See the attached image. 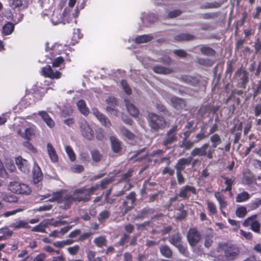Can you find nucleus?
I'll return each instance as SVG.
<instances>
[{
	"label": "nucleus",
	"instance_id": "obj_1",
	"mask_svg": "<svg viewBox=\"0 0 261 261\" xmlns=\"http://www.w3.org/2000/svg\"><path fill=\"white\" fill-rule=\"evenodd\" d=\"M44 198H49L48 200L51 202H65V208L69 207L73 202L87 201L90 199L85 189L75 190L72 195H67L64 191H61L53 193L52 195L47 194L44 195Z\"/></svg>",
	"mask_w": 261,
	"mask_h": 261
},
{
	"label": "nucleus",
	"instance_id": "obj_2",
	"mask_svg": "<svg viewBox=\"0 0 261 261\" xmlns=\"http://www.w3.org/2000/svg\"><path fill=\"white\" fill-rule=\"evenodd\" d=\"M224 252V260L231 261L236 259L239 256L240 250L232 244H224L222 246Z\"/></svg>",
	"mask_w": 261,
	"mask_h": 261
},
{
	"label": "nucleus",
	"instance_id": "obj_3",
	"mask_svg": "<svg viewBox=\"0 0 261 261\" xmlns=\"http://www.w3.org/2000/svg\"><path fill=\"white\" fill-rule=\"evenodd\" d=\"M148 122L150 127L154 130L162 129L166 125L163 117L153 113L148 114Z\"/></svg>",
	"mask_w": 261,
	"mask_h": 261
},
{
	"label": "nucleus",
	"instance_id": "obj_4",
	"mask_svg": "<svg viewBox=\"0 0 261 261\" xmlns=\"http://www.w3.org/2000/svg\"><path fill=\"white\" fill-rule=\"evenodd\" d=\"M8 188L12 192L18 194L29 195L31 192V190L28 185L18 181L10 182Z\"/></svg>",
	"mask_w": 261,
	"mask_h": 261
},
{
	"label": "nucleus",
	"instance_id": "obj_5",
	"mask_svg": "<svg viewBox=\"0 0 261 261\" xmlns=\"http://www.w3.org/2000/svg\"><path fill=\"white\" fill-rule=\"evenodd\" d=\"M79 126L80 132L85 138L91 140L94 138V132L86 120H81L79 122Z\"/></svg>",
	"mask_w": 261,
	"mask_h": 261
},
{
	"label": "nucleus",
	"instance_id": "obj_6",
	"mask_svg": "<svg viewBox=\"0 0 261 261\" xmlns=\"http://www.w3.org/2000/svg\"><path fill=\"white\" fill-rule=\"evenodd\" d=\"M209 147V144L208 143L204 144L200 147H196L191 152V155L192 158L195 156H205L210 159H212L213 158V150H209L207 151V149Z\"/></svg>",
	"mask_w": 261,
	"mask_h": 261
},
{
	"label": "nucleus",
	"instance_id": "obj_7",
	"mask_svg": "<svg viewBox=\"0 0 261 261\" xmlns=\"http://www.w3.org/2000/svg\"><path fill=\"white\" fill-rule=\"evenodd\" d=\"M257 215H252L246 220L243 223V226L247 227L250 226L251 229L254 232H259L260 231V224L256 220Z\"/></svg>",
	"mask_w": 261,
	"mask_h": 261
},
{
	"label": "nucleus",
	"instance_id": "obj_8",
	"mask_svg": "<svg viewBox=\"0 0 261 261\" xmlns=\"http://www.w3.org/2000/svg\"><path fill=\"white\" fill-rule=\"evenodd\" d=\"M135 196L136 194L134 192H130L128 195L126 196L127 200L124 201L122 205L121 210L122 215L126 214L134 207V204L136 200Z\"/></svg>",
	"mask_w": 261,
	"mask_h": 261
},
{
	"label": "nucleus",
	"instance_id": "obj_9",
	"mask_svg": "<svg viewBox=\"0 0 261 261\" xmlns=\"http://www.w3.org/2000/svg\"><path fill=\"white\" fill-rule=\"evenodd\" d=\"M92 113L102 125L107 127H110L111 123L109 119L100 112L97 108H92Z\"/></svg>",
	"mask_w": 261,
	"mask_h": 261
},
{
	"label": "nucleus",
	"instance_id": "obj_10",
	"mask_svg": "<svg viewBox=\"0 0 261 261\" xmlns=\"http://www.w3.org/2000/svg\"><path fill=\"white\" fill-rule=\"evenodd\" d=\"M177 130V126H173L167 133L166 138L163 142L164 146H167L175 142L177 140L176 132Z\"/></svg>",
	"mask_w": 261,
	"mask_h": 261
},
{
	"label": "nucleus",
	"instance_id": "obj_11",
	"mask_svg": "<svg viewBox=\"0 0 261 261\" xmlns=\"http://www.w3.org/2000/svg\"><path fill=\"white\" fill-rule=\"evenodd\" d=\"M187 238L191 246H195L199 241L200 236L195 229H190L188 233Z\"/></svg>",
	"mask_w": 261,
	"mask_h": 261
},
{
	"label": "nucleus",
	"instance_id": "obj_12",
	"mask_svg": "<svg viewBox=\"0 0 261 261\" xmlns=\"http://www.w3.org/2000/svg\"><path fill=\"white\" fill-rule=\"evenodd\" d=\"M42 74L46 77L51 79H59L61 77V73L59 71L54 72L50 66L47 65L41 70Z\"/></svg>",
	"mask_w": 261,
	"mask_h": 261
},
{
	"label": "nucleus",
	"instance_id": "obj_13",
	"mask_svg": "<svg viewBox=\"0 0 261 261\" xmlns=\"http://www.w3.org/2000/svg\"><path fill=\"white\" fill-rule=\"evenodd\" d=\"M192 157H189L188 158H181L179 159L175 166V168L176 171L181 172L184 170L186 166H188L190 164L192 161Z\"/></svg>",
	"mask_w": 261,
	"mask_h": 261
},
{
	"label": "nucleus",
	"instance_id": "obj_14",
	"mask_svg": "<svg viewBox=\"0 0 261 261\" xmlns=\"http://www.w3.org/2000/svg\"><path fill=\"white\" fill-rule=\"evenodd\" d=\"M30 124V122L23 120L15 127V131L19 136L23 138V134L26 133Z\"/></svg>",
	"mask_w": 261,
	"mask_h": 261
},
{
	"label": "nucleus",
	"instance_id": "obj_15",
	"mask_svg": "<svg viewBox=\"0 0 261 261\" xmlns=\"http://www.w3.org/2000/svg\"><path fill=\"white\" fill-rule=\"evenodd\" d=\"M16 164L18 169L24 173H28L29 171V165L26 160L19 157L16 159Z\"/></svg>",
	"mask_w": 261,
	"mask_h": 261
},
{
	"label": "nucleus",
	"instance_id": "obj_16",
	"mask_svg": "<svg viewBox=\"0 0 261 261\" xmlns=\"http://www.w3.org/2000/svg\"><path fill=\"white\" fill-rule=\"evenodd\" d=\"M171 102L172 106L176 110H181L185 108V101L181 98L173 97L171 99Z\"/></svg>",
	"mask_w": 261,
	"mask_h": 261
},
{
	"label": "nucleus",
	"instance_id": "obj_17",
	"mask_svg": "<svg viewBox=\"0 0 261 261\" xmlns=\"http://www.w3.org/2000/svg\"><path fill=\"white\" fill-rule=\"evenodd\" d=\"M33 181L35 184L38 183L42 179V173L38 165H35L33 170Z\"/></svg>",
	"mask_w": 261,
	"mask_h": 261
},
{
	"label": "nucleus",
	"instance_id": "obj_18",
	"mask_svg": "<svg viewBox=\"0 0 261 261\" xmlns=\"http://www.w3.org/2000/svg\"><path fill=\"white\" fill-rule=\"evenodd\" d=\"M222 2H213L205 3L200 6V8L202 9H217L220 8L221 5L223 4L224 1L226 0H221Z\"/></svg>",
	"mask_w": 261,
	"mask_h": 261
},
{
	"label": "nucleus",
	"instance_id": "obj_19",
	"mask_svg": "<svg viewBox=\"0 0 261 261\" xmlns=\"http://www.w3.org/2000/svg\"><path fill=\"white\" fill-rule=\"evenodd\" d=\"M47 151L48 156L52 162L56 163L58 160V156L53 146L50 144H47Z\"/></svg>",
	"mask_w": 261,
	"mask_h": 261
},
{
	"label": "nucleus",
	"instance_id": "obj_20",
	"mask_svg": "<svg viewBox=\"0 0 261 261\" xmlns=\"http://www.w3.org/2000/svg\"><path fill=\"white\" fill-rule=\"evenodd\" d=\"M125 106L127 112L134 117H137L139 114L138 109L127 100H125Z\"/></svg>",
	"mask_w": 261,
	"mask_h": 261
},
{
	"label": "nucleus",
	"instance_id": "obj_21",
	"mask_svg": "<svg viewBox=\"0 0 261 261\" xmlns=\"http://www.w3.org/2000/svg\"><path fill=\"white\" fill-rule=\"evenodd\" d=\"M76 106L79 111L83 115L86 116L88 115L90 111L85 100L83 99L79 100L76 103Z\"/></svg>",
	"mask_w": 261,
	"mask_h": 261
},
{
	"label": "nucleus",
	"instance_id": "obj_22",
	"mask_svg": "<svg viewBox=\"0 0 261 261\" xmlns=\"http://www.w3.org/2000/svg\"><path fill=\"white\" fill-rule=\"evenodd\" d=\"M39 115L49 127L51 128L54 126L55 122L54 120L46 112L40 111L39 112Z\"/></svg>",
	"mask_w": 261,
	"mask_h": 261
},
{
	"label": "nucleus",
	"instance_id": "obj_23",
	"mask_svg": "<svg viewBox=\"0 0 261 261\" xmlns=\"http://www.w3.org/2000/svg\"><path fill=\"white\" fill-rule=\"evenodd\" d=\"M215 197L218 201L220 210L226 207L228 205L227 202L225 200L224 196L220 193L217 192L215 194Z\"/></svg>",
	"mask_w": 261,
	"mask_h": 261
},
{
	"label": "nucleus",
	"instance_id": "obj_24",
	"mask_svg": "<svg viewBox=\"0 0 261 261\" xmlns=\"http://www.w3.org/2000/svg\"><path fill=\"white\" fill-rule=\"evenodd\" d=\"M36 133V126L30 123L29 127L25 134H23V138L25 140H30L35 136Z\"/></svg>",
	"mask_w": 261,
	"mask_h": 261
},
{
	"label": "nucleus",
	"instance_id": "obj_25",
	"mask_svg": "<svg viewBox=\"0 0 261 261\" xmlns=\"http://www.w3.org/2000/svg\"><path fill=\"white\" fill-rule=\"evenodd\" d=\"M107 242L106 237L103 236L96 237L93 240L94 243L98 248L106 247L107 245Z\"/></svg>",
	"mask_w": 261,
	"mask_h": 261
},
{
	"label": "nucleus",
	"instance_id": "obj_26",
	"mask_svg": "<svg viewBox=\"0 0 261 261\" xmlns=\"http://www.w3.org/2000/svg\"><path fill=\"white\" fill-rule=\"evenodd\" d=\"M189 192L195 193V189L193 187L186 186L183 189H181L178 196L180 197L186 198L188 196V192Z\"/></svg>",
	"mask_w": 261,
	"mask_h": 261
},
{
	"label": "nucleus",
	"instance_id": "obj_27",
	"mask_svg": "<svg viewBox=\"0 0 261 261\" xmlns=\"http://www.w3.org/2000/svg\"><path fill=\"white\" fill-rule=\"evenodd\" d=\"M112 148L114 152H118L121 149V144L120 141L115 137L110 138Z\"/></svg>",
	"mask_w": 261,
	"mask_h": 261
},
{
	"label": "nucleus",
	"instance_id": "obj_28",
	"mask_svg": "<svg viewBox=\"0 0 261 261\" xmlns=\"http://www.w3.org/2000/svg\"><path fill=\"white\" fill-rule=\"evenodd\" d=\"M10 226L14 229H19L20 228H29L31 226L29 225L28 223L23 220H18L15 222L12 223Z\"/></svg>",
	"mask_w": 261,
	"mask_h": 261
},
{
	"label": "nucleus",
	"instance_id": "obj_29",
	"mask_svg": "<svg viewBox=\"0 0 261 261\" xmlns=\"http://www.w3.org/2000/svg\"><path fill=\"white\" fill-rule=\"evenodd\" d=\"M48 225L49 223L45 222V221H44L40 223L38 225L33 227L31 229V231L40 232H44L45 231V228Z\"/></svg>",
	"mask_w": 261,
	"mask_h": 261
},
{
	"label": "nucleus",
	"instance_id": "obj_30",
	"mask_svg": "<svg viewBox=\"0 0 261 261\" xmlns=\"http://www.w3.org/2000/svg\"><path fill=\"white\" fill-rule=\"evenodd\" d=\"M45 222L49 223V225H51L54 227H58L68 224L67 222L63 221L60 218H58L57 220H54V219H47L45 220Z\"/></svg>",
	"mask_w": 261,
	"mask_h": 261
},
{
	"label": "nucleus",
	"instance_id": "obj_31",
	"mask_svg": "<svg viewBox=\"0 0 261 261\" xmlns=\"http://www.w3.org/2000/svg\"><path fill=\"white\" fill-rule=\"evenodd\" d=\"M153 70L154 72L160 74H169L172 72V69L169 68H166L161 66H156L153 67Z\"/></svg>",
	"mask_w": 261,
	"mask_h": 261
},
{
	"label": "nucleus",
	"instance_id": "obj_32",
	"mask_svg": "<svg viewBox=\"0 0 261 261\" xmlns=\"http://www.w3.org/2000/svg\"><path fill=\"white\" fill-rule=\"evenodd\" d=\"M250 198L249 194L246 191H243L237 195L236 200L237 202H243L247 201Z\"/></svg>",
	"mask_w": 261,
	"mask_h": 261
},
{
	"label": "nucleus",
	"instance_id": "obj_33",
	"mask_svg": "<svg viewBox=\"0 0 261 261\" xmlns=\"http://www.w3.org/2000/svg\"><path fill=\"white\" fill-rule=\"evenodd\" d=\"M194 38V36L193 35L189 34H181L176 36L174 38L175 40L176 41H188L193 40Z\"/></svg>",
	"mask_w": 261,
	"mask_h": 261
},
{
	"label": "nucleus",
	"instance_id": "obj_34",
	"mask_svg": "<svg viewBox=\"0 0 261 261\" xmlns=\"http://www.w3.org/2000/svg\"><path fill=\"white\" fill-rule=\"evenodd\" d=\"M237 76H240L242 84H245L248 81V73L245 71L238 70L236 73Z\"/></svg>",
	"mask_w": 261,
	"mask_h": 261
},
{
	"label": "nucleus",
	"instance_id": "obj_35",
	"mask_svg": "<svg viewBox=\"0 0 261 261\" xmlns=\"http://www.w3.org/2000/svg\"><path fill=\"white\" fill-rule=\"evenodd\" d=\"M169 242L175 247L179 246L181 244V237L179 234L172 236L169 239Z\"/></svg>",
	"mask_w": 261,
	"mask_h": 261
},
{
	"label": "nucleus",
	"instance_id": "obj_36",
	"mask_svg": "<svg viewBox=\"0 0 261 261\" xmlns=\"http://www.w3.org/2000/svg\"><path fill=\"white\" fill-rule=\"evenodd\" d=\"M210 140L212 143V146L216 148L219 144L221 143V139L219 135L217 134L213 135L210 137Z\"/></svg>",
	"mask_w": 261,
	"mask_h": 261
},
{
	"label": "nucleus",
	"instance_id": "obj_37",
	"mask_svg": "<svg viewBox=\"0 0 261 261\" xmlns=\"http://www.w3.org/2000/svg\"><path fill=\"white\" fill-rule=\"evenodd\" d=\"M161 254L166 257H170L172 256V251L169 247L166 245L162 246L160 248Z\"/></svg>",
	"mask_w": 261,
	"mask_h": 261
},
{
	"label": "nucleus",
	"instance_id": "obj_38",
	"mask_svg": "<svg viewBox=\"0 0 261 261\" xmlns=\"http://www.w3.org/2000/svg\"><path fill=\"white\" fill-rule=\"evenodd\" d=\"M152 39L151 36L147 35L140 36L137 37L135 41L137 43H143L149 41Z\"/></svg>",
	"mask_w": 261,
	"mask_h": 261
},
{
	"label": "nucleus",
	"instance_id": "obj_39",
	"mask_svg": "<svg viewBox=\"0 0 261 261\" xmlns=\"http://www.w3.org/2000/svg\"><path fill=\"white\" fill-rule=\"evenodd\" d=\"M3 33L5 35H8L10 34L13 31L14 26L12 23L8 22L3 27Z\"/></svg>",
	"mask_w": 261,
	"mask_h": 261
},
{
	"label": "nucleus",
	"instance_id": "obj_40",
	"mask_svg": "<svg viewBox=\"0 0 261 261\" xmlns=\"http://www.w3.org/2000/svg\"><path fill=\"white\" fill-rule=\"evenodd\" d=\"M247 214L246 208L244 206H240L236 211V214L239 218H243Z\"/></svg>",
	"mask_w": 261,
	"mask_h": 261
},
{
	"label": "nucleus",
	"instance_id": "obj_41",
	"mask_svg": "<svg viewBox=\"0 0 261 261\" xmlns=\"http://www.w3.org/2000/svg\"><path fill=\"white\" fill-rule=\"evenodd\" d=\"M110 215V212L107 210L102 211L98 215V219L99 222H102L108 219Z\"/></svg>",
	"mask_w": 261,
	"mask_h": 261
},
{
	"label": "nucleus",
	"instance_id": "obj_42",
	"mask_svg": "<svg viewBox=\"0 0 261 261\" xmlns=\"http://www.w3.org/2000/svg\"><path fill=\"white\" fill-rule=\"evenodd\" d=\"M120 132L128 139H132L134 137V134L124 127H120Z\"/></svg>",
	"mask_w": 261,
	"mask_h": 261
},
{
	"label": "nucleus",
	"instance_id": "obj_43",
	"mask_svg": "<svg viewBox=\"0 0 261 261\" xmlns=\"http://www.w3.org/2000/svg\"><path fill=\"white\" fill-rule=\"evenodd\" d=\"M260 205H261V199L259 198L255 199L249 203V207L251 210H255Z\"/></svg>",
	"mask_w": 261,
	"mask_h": 261
},
{
	"label": "nucleus",
	"instance_id": "obj_44",
	"mask_svg": "<svg viewBox=\"0 0 261 261\" xmlns=\"http://www.w3.org/2000/svg\"><path fill=\"white\" fill-rule=\"evenodd\" d=\"M65 150L67 154H68L70 160L71 161H74L75 160V155L73 150L69 146H67L65 147Z\"/></svg>",
	"mask_w": 261,
	"mask_h": 261
},
{
	"label": "nucleus",
	"instance_id": "obj_45",
	"mask_svg": "<svg viewBox=\"0 0 261 261\" xmlns=\"http://www.w3.org/2000/svg\"><path fill=\"white\" fill-rule=\"evenodd\" d=\"M201 52L206 55H213L215 54L214 50L207 46H202L200 49Z\"/></svg>",
	"mask_w": 261,
	"mask_h": 261
},
{
	"label": "nucleus",
	"instance_id": "obj_46",
	"mask_svg": "<svg viewBox=\"0 0 261 261\" xmlns=\"http://www.w3.org/2000/svg\"><path fill=\"white\" fill-rule=\"evenodd\" d=\"M194 142H192L190 141H188L186 139H184L182 143L180 145L181 148L185 147L186 149H190L194 145Z\"/></svg>",
	"mask_w": 261,
	"mask_h": 261
},
{
	"label": "nucleus",
	"instance_id": "obj_47",
	"mask_svg": "<svg viewBox=\"0 0 261 261\" xmlns=\"http://www.w3.org/2000/svg\"><path fill=\"white\" fill-rule=\"evenodd\" d=\"M224 179H225V184L226 186V188L225 189V191H229L231 190V186L232 185L234 181V179L233 178H228L227 177H224Z\"/></svg>",
	"mask_w": 261,
	"mask_h": 261
},
{
	"label": "nucleus",
	"instance_id": "obj_48",
	"mask_svg": "<svg viewBox=\"0 0 261 261\" xmlns=\"http://www.w3.org/2000/svg\"><path fill=\"white\" fill-rule=\"evenodd\" d=\"M92 159L95 162H98L101 160V155L100 152L97 150L92 151L91 152Z\"/></svg>",
	"mask_w": 261,
	"mask_h": 261
},
{
	"label": "nucleus",
	"instance_id": "obj_49",
	"mask_svg": "<svg viewBox=\"0 0 261 261\" xmlns=\"http://www.w3.org/2000/svg\"><path fill=\"white\" fill-rule=\"evenodd\" d=\"M218 13L217 12L206 13L202 15V18L205 19H209L218 17Z\"/></svg>",
	"mask_w": 261,
	"mask_h": 261
},
{
	"label": "nucleus",
	"instance_id": "obj_50",
	"mask_svg": "<svg viewBox=\"0 0 261 261\" xmlns=\"http://www.w3.org/2000/svg\"><path fill=\"white\" fill-rule=\"evenodd\" d=\"M9 4L14 9L20 7L22 5V2L21 0H9Z\"/></svg>",
	"mask_w": 261,
	"mask_h": 261
},
{
	"label": "nucleus",
	"instance_id": "obj_51",
	"mask_svg": "<svg viewBox=\"0 0 261 261\" xmlns=\"http://www.w3.org/2000/svg\"><path fill=\"white\" fill-rule=\"evenodd\" d=\"M0 233H2L4 234L3 236L6 237H10L13 233L12 231L10 230L7 227H4L0 229Z\"/></svg>",
	"mask_w": 261,
	"mask_h": 261
},
{
	"label": "nucleus",
	"instance_id": "obj_52",
	"mask_svg": "<svg viewBox=\"0 0 261 261\" xmlns=\"http://www.w3.org/2000/svg\"><path fill=\"white\" fill-rule=\"evenodd\" d=\"M207 208L211 214L214 215L216 214L217 209L214 203L211 202H207Z\"/></svg>",
	"mask_w": 261,
	"mask_h": 261
},
{
	"label": "nucleus",
	"instance_id": "obj_53",
	"mask_svg": "<svg viewBox=\"0 0 261 261\" xmlns=\"http://www.w3.org/2000/svg\"><path fill=\"white\" fill-rule=\"evenodd\" d=\"M4 200L9 202H16L17 201V198L13 195H6L3 197Z\"/></svg>",
	"mask_w": 261,
	"mask_h": 261
},
{
	"label": "nucleus",
	"instance_id": "obj_54",
	"mask_svg": "<svg viewBox=\"0 0 261 261\" xmlns=\"http://www.w3.org/2000/svg\"><path fill=\"white\" fill-rule=\"evenodd\" d=\"M106 110L111 115L117 116L118 114V112L115 109V107L107 106L106 108Z\"/></svg>",
	"mask_w": 261,
	"mask_h": 261
},
{
	"label": "nucleus",
	"instance_id": "obj_55",
	"mask_svg": "<svg viewBox=\"0 0 261 261\" xmlns=\"http://www.w3.org/2000/svg\"><path fill=\"white\" fill-rule=\"evenodd\" d=\"M181 13V12L179 10H174L169 12L168 17L171 18H175Z\"/></svg>",
	"mask_w": 261,
	"mask_h": 261
},
{
	"label": "nucleus",
	"instance_id": "obj_56",
	"mask_svg": "<svg viewBox=\"0 0 261 261\" xmlns=\"http://www.w3.org/2000/svg\"><path fill=\"white\" fill-rule=\"evenodd\" d=\"M121 85L125 93L129 95L131 93V90L129 88V87L127 86V83L125 81L122 80L121 82Z\"/></svg>",
	"mask_w": 261,
	"mask_h": 261
},
{
	"label": "nucleus",
	"instance_id": "obj_57",
	"mask_svg": "<svg viewBox=\"0 0 261 261\" xmlns=\"http://www.w3.org/2000/svg\"><path fill=\"white\" fill-rule=\"evenodd\" d=\"M80 249L78 245H75L73 247H70L67 248L68 252L71 255L75 254Z\"/></svg>",
	"mask_w": 261,
	"mask_h": 261
},
{
	"label": "nucleus",
	"instance_id": "obj_58",
	"mask_svg": "<svg viewBox=\"0 0 261 261\" xmlns=\"http://www.w3.org/2000/svg\"><path fill=\"white\" fill-rule=\"evenodd\" d=\"M108 106L115 107L116 105V101L114 97L110 96L106 100Z\"/></svg>",
	"mask_w": 261,
	"mask_h": 261
},
{
	"label": "nucleus",
	"instance_id": "obj_59",
	"mask_svg": "<svg viewBox=\"0 0 261 261\" xmlns=\"http://www.w3.org/2000/svg\"><path fill=\"white\" fill-rule=\"evenodd\" d=\"M21 209L18 208L12 211L6 212L3 214V216L5 217H8L10 216L16 214L17 213L22 211Z\"/></svg>",
	"mask_w": 261,
	"mask_h": 261
},
{
	"label": "nucleus",
	"instance_id": "obj_60",
	"mask_svg": "<svg viewBox=\"0 0 261 261\" xmlns=\"http://www.w3.org/2000/svg\"><path fill=\"white\" fill-rule=\"evenodd\" d=\"M240 233L242 235L245 239L247 240H251L252 238V234L250 232H246L242 229L240 230Z\"/></svg>",
	"mask_w": 261,
	"mask_h": 261
},
{
	"label": "nucleus",
	"instance_id": "obj_61",
	"mask_svg": "<svg viewBox=\"0 0 261 261\" xmlns=\"http://www.w3.org/2000/svg\"><path fill=\"white\" fill-rule=\"evenodd\" d=\"M213 243L212 237L211 236H206L205 238L204 245L206 247H209L211 246Z\"/></svg>",
	"mask_w": 261,
	"mask_h": 261
},
{
	"label": "nucleus",
	"instance_id": "obj_62",
	"mask_svg": "<svg viewBox=\"0 0 261 261\" xmlns=\"http://www.w3.org/2000/svg\"><path fill=\"white\" fill-rule=\"evenodd\" d=\"M96 252L94 251L89 250L87 251V258L89 261H92L96 256Z\"/></svg>",
	"mask_w": 261,
	"mask_h": 261
},
{
	"label": "nucleus",
	"instance_id": "obj_63",
	"mask_svg": "<svg viewBox=\"0 0 261 261\" xmlns=\"http://www.w3.org/2000/svg\"><path fill=\"white\" fill-rule=\"evenodd\" d=\"M63 62V59L60 57L56 58L53 63V66L55 67H59Z\"/></svg>",
	"mask_w": 261,
	"mask_h": 261
},
{
	"label": "nucleus",
	"instance_id": "obj_64",
	"mask_svg": "<svg viewBox=\"0 0 261 261\" xmlns=\"http://www.w3.org/2000/svg\"><path fill=\"white\" fill-rule=\"evenodd\" d=\"M254 47L255 48V52L256 54L258 53L261 50V43L258 40H257L254 42Z\"/></svg>",
	"mask_w": 261,
	"mask_h": 261
}]
</instances>
